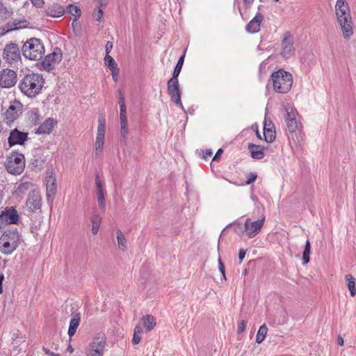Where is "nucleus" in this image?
I'll return each instance as SVG.
<instances>
[{
  "label": "nucleus",
  "mask_w": 356,
  "mask_h": 356,
  "mask_svg": "<svg viewBox=\"0 0 356 356\" xmlns=\"http://www.w3.org/2000/svg\"><path fill=\"white\" fill-rule=\"evenodd\" d=\"M335 13L344 38L350 39L353 35V22L348 4L346 0L337 1Z\"/></svg>",
  "instance_id": "1"
},
{
  "label": "nucleus",
  "mask_w": 356,
  "mask_h": 356,
  "mask_svg": "<svg viewBox=\"0 0 356 356\" xmlns=\"http://www.w3.org/2000/svg\"><path fill=\"white\" fill-rule=\"evenodd\" d=\"M44 79L38 73L26 74L19 81V88L29 97H35L41 92Z\"/></svg>",
  "instance_id": "2"
},
{
  "label": "nucleus",
  "mask_w": 356,
  "mask_h": 356,
  "mask_svg": "<svg viewBox=\"0 0 356 356\" xmlns=\"http://www.w3.org/2000/svg\"><path fill=\"white\" fill-rule=\"evenodd\" d=\"M273 89L278 93H287L290 91L293 84V77L290 72L280 69L271 74L270 79Z\"/></svg>",
  "instance_id": "3"
},
{
  "label": "nucleus",
  "mask_w": 356,
  "mask_h": 356,
  "mask_svg": "<svg viewBox=\"0 0 356 356\" xmlns=\"http://www.w3.org/2000/svg\"><path fill=\"white\" fill-rule=\"evenodd\" d=\"M22 54L26 58L39 60L44 54V47L40 39L31 38L24 43Z\"/></svg>",
  "instance_id": "4"
},
{
  "label": "nucleus",
  "mask_w": 356,
  "mask_h": 356,
  "mask_svg": "<svg viewBox=\"0 0 356 356\" xmlns=\"http://www.w3.org/2000/svg\"><path fill=\"white\" fill-rule=\"evenodd\" d=\"M7 171L13 175H20L25 168V158L23 154L13 152L7 156L5 162Z\"/></svg>",
  "instance_id": "5"
},
{
  "label": "nucleus",
  "mask_w": 356,
  "mask_h": 356,
  "mask_svg": "<svg viewBox=\"0 0 356 356\" xmlns=\"http://www.w3.org/2000/svg\"><path fill=\"white\" fill-rule=\"evenodd\" d=\"M167 90L168 93L170 96L171 101L183 109L184 106L181 101V91L179 88L177 78H170L168 81Z\"/></svg>",
  "instance_id": "6"
},
{
  "label": "nucleus",
  "mask_w": 356,
  "mask_h": 356,
  "mask_svg": "<svg viewBox=\"0 0 356 356\" xmlns=\"http://www.w3.org/2000/svg\"><path fill=\"white\" fill-rule=\"evenodd\" d=\"M22 49L20 50L17 44L10 42L7 44L3 52V58L8 63L12 64L21 60Z\"/></svg>",
  "instance_id": "7"
},
{
  "label": "nucleus",
  "mask_w": 356,
  "mask_h": 356,
  "mask_svg": "<svg viewBox=\"0 0 356 356\" xmlns=\"http://www.w3.org/2000/svg\"><path fill=\"white\" fill-rule=\"evenodd\" d=\"M62 58L63 55L60 49L56 48L52 53L44 57V59L41 62V66L43 70L50 72L54 69V65L56 63H59Z\"/></svg>",
  "instance_id": "8"
},
{
  "label": "nucleus",
  "mask_w": 356,
  "mask_h": 356,
  "mask_svg": "<svg viewBox=\"0 0 356 356\" xmlns=\"http://www.w3.org/2000/svg\"><path fill=\"white\" fill-rule=\"evenodd\" d=\"M285 122L288 131L290 132L291 137L293 139V134L296 133V131H299L302 127V125L300 123H298L296 118V113L293 108L285 107Z\"/></svg>",
  "instance_id": "9"
},
{
  "label": "nucleus",
  "mask_w": 356,
  "mask_h": 356,
  "mask_svg": "<svg viewBox=\"0 0 356 356\" xmlns=\"http://www.w3.org/2000/svg\"><path fill=\"white\" fill-rule=\"evenodd\" d=\"M23 105L19 101L11 102L5 113V120L7 124L14 122L22 113Z\"/></svg>",
  "instance_id": "10"
},
{
  "label": "nucleus",
  "mask_w": 356,
  "mask_h": 356,
  "mask_svg": "<svg viewBox=\"0 0 356 356\" xmlns=\"http://www.w3.org/2000/svg\"><path fill=\"white\" fill-rule=\"evenodd\" d=\"M265 217L256 221H252L250 218H247L245 222L246 235L250 238H254L259 233L264 224Z\"/></svg>",
  "instance_id": "11"
},
{
  "label": "nucleus",
  "mask_w": 356,
  "mask_h": 356,
  "mask_svg": "<svg viewBox=\"0 0 356 356\" xmlns=\"http://www.w3.org/2000/svg\"><path fill=\"white\" fill-rule=\"evenodd\" d=\"M106 337L104 333H99L90 343L89 353L104 355Z\"/></svg>",
  "instance_id": "12"
},
{
  "label": "nucleus",
  "mask_w": 356,
  "mask_h": 356,
  "mask_svg": "<svg viewBox=\"0 0 356 356\" xmlns=\"http://www.w3.org/2000/svg\"><path fill=\"white\" fill-rule=\"evenodd\" d=\"M17 81V75L13 70H3L0 72V87L10 88L13 86Z\"/></svg>",
  "instance_id": "13"
},
{
  "label": "nucleus",
  "mask_w": 356,
  "mask_h": 356,
  "mask_svg": "<svg viewBox=\"0 0 356 356\" xmlns=\"http://www.w3.org/2000/svg\"><path fill=\"white\" fill-rule=\"evenodd\" d=\"M28 140V133L18 130L17 128L12 130L8 138V143L10 147L19 145H22Z\"/></svg>",
  "instance_id": "14"
},
{
  "label": "nucleus",
  "mask_w": 356,
  "mask_h": 356,
  "mask_svg": "<svg viewBox=\"0 0 356 356\" xmlns=\"http://www.w3.org/2000/svg\"><path fill=\"white\" fill-rule=\"evenodd\" d=\"M282 56L284 58H288L291 56L294 52L293 40L291 36L290 33L286 32L284 34V38L282 41Z\"/></svg>",
  "instance_id": "15"
},
{
  "label": "nucleus",
  "mask_w": 356,
  "mask_h": 356,
  "mask_svg": "<svg viewBox=\"0 0 356 356\" xmlns=\"http://www.w3.org/2000/svg\"><path fill=\"white\" fill-rule=\"evenodd\" d=\"M26 204L31 212H35L37 210L40 209L42 205L40 195L38 192L32 191L29 193Z\"/></svg>",
  "instance_id": "16"
},
{
  "label": "nucleus",
  "mask_w": 356,
  "mask_h": 356,
  "mask_svg": "<svg viewBox=\"0 0 356 356\" xmlns=\"http://www.w3.org/2000/svg\"><path fill=\"white\" fill-rule=\"evenodd\" d=\"M264 17L263 14L258 12L254 17L251 19L246 25L245 30L250 33H256L259 31L261 23L264 20Z\"/></svg>",
  "instance_id": "17"
},
{
  "label": "nucleus",
  "mask_w": 356,
  "mask_h": 356,
  "mask_svg": "<svg viewBox=\"0 0 356 356\" xmlns=\"http://www.w3.org/2000/svg\"><path fill=\"white\" fill-rule=\"evenodd\" d=\"M44 13L47 16L60 17L65 13V8L57 3H54L45 8Z\"/></svg>",
  "instance_id": "18"
},
{
  "label": "nucleus",
  "mask_w": 356,
  "mask_h": 356,
  "mask_svg": "<svg viewBox=\"0 0 356 356\" xmlns=\"http://www.w3.org/2000/svg\"><path fill=\"white\" fill-rule=\"evenodd\" d=\"M45 181L47 187V197L49 198L51 196H54L56 193V179L52 172L47 173Z\"/></svg>",
  "instance_id": "19"
},
{
  "label": "nucleus",
  "mask_w": 356,
  "mask_h": 356,
  "mask_svg": "<svg viewBox=\"0 0 356 356\" xmlns=\"http://www.w3.org/2000/svg\"><path fill=\"white\" fill-rule=\"evenodd\" d=\"M57 121L54 118H49L42 123L35 131L37 134H49L54 127L56 125Z\"/></svg>",
  "instance_id": "20"
},
{
  "label": "nucleus",
  "mask_w": 356,
  "mask_h": 356,
  "mask_svg": "<svg viewBox=\"0 0 356 356\" xmlns=\"http://www.w3.org/2000/svg\"><path fill=\"white\" fill-rule=\"evenodd\" d=\"M19 238L20 234L18 232V229L17 228H15L13 229L6 230L0 237V241H7L10 243L13 241L14 244H17V245H19Z\"/></svg>",
  "instance_id": "21"
},
{
  "label": "nucleus",
  "mask_w": 356,
  "mask_h": 356,
  "mask_svg": "<svg viewBox=\"0 0 356 356\" xmlns=\"http://www.w3.org/2000/svg\"><path fill=\"white\" fill-rule=\"evenodd\" d=\"M1 216L8 224H16L19 220L18 213L13 207H6L5 211H2Z\"/></svg>",
  "instance_id": "22"
},
{
  "label": "nucleus",
  "mask_w": 356,
  "mask_h": 356,
  "mask_svg": "<svg viewBox=\"0 0 356 356\" xmlns=\"http://www.w3.org/2000/svg\"><path fill=\"white\" fill-rule=\"evenodd\" d=\"M72 318L70 321L67 334L70 338L72 337L79 325L81 321V314L76 311H74L71 314Z\"/></svg>",
  "instance_id": "23"
},
{
  "label": "nucleus",
  "mask_w": 356,
  "mask_h": 356,
  "mask_svg": "<svg viewBox=\"0 0 356 356\" xmlns=\"http://www.w3.org/2000/svg\"><path fill=\"white\" fill-rule=\"evenodd\" d=\"M251 157L254 159H261L264 156V150L266 148L259 145L249 143L248 146Z\"/></svg>",
  "instance_id": "24"
},
{
  "label": "nucleus",
  "mask_w": 356,
  "mask_h": 356,
  "mask_svg": "<svg viewBox=\"0 0 356 356\" xmlns=\"http://www.w3.org/2000/svg\"><path fill=\"white\" fill-rule=\"evenodd\" d=\"M17 244H14L13 241L12 243L4 241H0V250L1 252L6 254L9 255L11 254L18 247Z\"/></svg>",
  "instance_id": "25"
},
{
  "label": "nucleus",
  "mask_w": 356,
  "mask_h": 356,
  "mask_svg": "<svg viewBox=\"0 0 356 356\" xmlns=\"http://www.w3.org/2000/svg\"><path fill=\"white\" fill-rule=\"evenodd\" d=\"M32 186L33 184L30 181L22 182L15 187L13 195L16 197L20 196L26 193Z\"/></svg>",
  "instance_id": "26"
},
{
  "label": "nucleus",
  "mask_w": 356,
  "mask_h": 356,
  "mask_svg": "<svg viewBox=\"0 0 356 356\" xmlns=\"http://www.w3.org/2000/svg\"><path fill=\"white\" fill-rule=\"evenodd\" d=\"M10 26L13 28V31H16L22 29L27 28L29 25V22L25 19H15L13 21L8 22Z\"/></svg>",
  "instance_id": "27"
},
{
  "label": "nucleus",
  "mask_w": 356,
  "mask_h": 356,
  "mask_svg": "<svg viewBox=\"0 0 356 356\" xmlns=\"http://www.w3.org/2000/svg\"><path fill=\"white\" fill-rule=\"evenodd\" d=\"M146 332H150L156 325V319L152 315H146L141 318Z\"/></svg>",
  "instance_id": "28"
},
{
  "label": "nucleus",
  "mask_w": 356,
  "mask_h": 356,
  "mask_svg": "<svg viewBox=\"0 0 356 356\" xmlns=\"http://www.w3.org/2000/svg\"><path fill=\"white\" fill-rule=\"evenodd\" d=\"M230 227H234V231L238 236H242L245 232L246 233V229L245 227V224L243 225L241 222L238 221H235L234 222L229 223L226 226V227L222 230V234L225 232V230Z\"/></svg>",
  "instance_id": "29"
},
{
  "label": "nucleus",
  "mask_w": 356,
  "mask_h": 356,
  "mask_svg": "<svg viewBox=\"0 0 356 356\" xmlns=\"http://www.w3.org/2000/svg\"><path fill=\"white\" fill-rule=\"evenodd\" d=\"M65 13L74 17V19L72 22L73 26L74 21L77 20V19H79L81 15V9L74 4H69L65 8Z\"/></svg>",
  "instance_id": "30"
},
{
  "label": "nucleus",
  "mask_w": 356,
  "mask_h": 356,
  "mask_svg": "<svg viewBox=\"0 0 356 356\" xmlns=\"http://www.w3.org/2000/svg\"><path fill=\"white\" fill-rule=\"evenodd\" d=\"M28 118L30 122L34 125L39 124L42 120V117L37 108H34L29 112Z\"/></svg>",
  "instance_id": "31"
},
{
  "label": "nucleus",
  "mask_w": 356,
  "mask_h": 356,
  "mask_svg": "<svg viewBox=\"0 0 356 356\" xmlns=\"http://www.w3.org/2000/svg\"><path fill=\"white\" fill-rule=\"evenodd\" d=\"M347 282V286L350 291V296L354 297L356 295V282L355 279L350 274L346 275L345 277Z\"/></svg>",
  "instance_id": "32"
},
{
  "label": "nucleus",
  "mask_w": 356,
  "mask_h": 356,
  "mask_svg": "<svg viewBox=\"0 0 356 356\" xmlns=\"http://www.w3.org/2000/svg\"><path fill=\"white\" fill-rule=\"evenodd\" d=\"M13 14V10L10 8H7L0 1V20L5 21L9 19Z\"/></svg>",
  "instance_id": "33"
},
{
  "label": "nucleus",
  "mask_w": 356,
  "mask_h": 356,
  "mask_svg": "<svg viewBox=\"0 0 356 356\" xmlns=\"http://www.w3.org/2000/svg\"><path fill=\"white\" fill-rule=\"evenodd\" d=\"M120 133L122 136V138L124 142L127 138L128 135V129H127V118L125 116H120Z\"/></svg>",
  "instance_id": "34"
},
{
  "label": "nucleus",
  "mask_w": 356,
  "mask_h": 356,
  "mask_svg": "<svg viewBox=\"0 0 356 356\" xmlns=\"http://www.w3.org/2000/svg\"><path fill=\"white\" fill-rule=\"evenodd\" d=\"M105 130H106V120L105 118L102 116L98 119V127H97V138H103L105 137Z\"/></svg>",
  "instance_id": "35"
},
{
  "label": "nucleus",
  "mask_w": 356,
  "mask_h": 356,
  "mask_svg": "<svg viewBox=\"0 0 356 356\" xmlns=\"http://www.w3.org/2000/svg\"><path fill=\"white\" fill-rule=\"evenodd\" d=\"M276 138L275 131L273 129H270V128H264V140L268 143H273Z\"/></svg>",
  "instance_id": "36"
},
{
  "label": "nucleus",
  "mask_w": 356,
  "mask_h": 356,
  "mask_svg": "<svg viewBox=\"0 0 356 356\" xmlns=\"http://www.w3.org/2000/svg\"><path fill=\"white\" fill-rule=\"evenodd\" d=\"M267 332L268 327L266 325L263 324L262 325H261L256 336V342L258 343H261L266 338Z\"/></svg>",
  "instance_id": "37"
},
{
  "label": "nucleus",
  "mask_w": 356,
  "mask_h": 356,
  "mask_svg": "<svg viewBox=\"0 0 356 356\" xmlns=\"http://www.w3.org/2000/svg\"><path fill=\"white\" fill-rule=\"evenodd\" d=\"M310 252H311V244L309 240H307L305 242L304 251L302 253V261L303 264H307L310 260Z\"/></svg>",
  "instance_id": "38"
},
{
  "label": "nucleus",
  "mask_w": 356,
  "mask_h": 356,
  "mask_svg": "<svg viewBox=\"0 0 356 356\" xmlns=\"http://www.w3.org/2000/svg\"><path fill=\"white\" fill-rule=\"evenodd\" d=\"M184 58H185V54H183L179 58V60L175 65V67L173 70L172 76L171 78H174V79L177 78L178 79V76L180 74V72H181V68L184 65Z\"/></svg>",
  "instance_id": "39"
},
{
  "label": "nucleus",
  "mask_w": 356,
  "mask_h": 356,
  "mask_svg": "<svg viewBox=\"0 0 356 356\" xmlns=\"http://www.w3.org/2000/svg\"><path fill=\"white\" fill-rule=\"evenodd\" d=\"M119 105L120 108V116L127 115V107L122 90H119Z\"/></svg>",
  "instance_id": "40"
},
{
  "label": "nucleus",
  "mask_w": 356,
  "mask_h": 356,
  "mask_svg": "<svg viewBox=\"0 0 356 356\" xmlns=\"http://www.w3.org/2000/svg\"><path fill=\"white\" fill-rule=\"evenodd\" d=\"M117 241L120 249L124 250L127 248V240L120 229L117 230Z\"/></svg>",
  "instance_id": "41"
},
{
  "label": "nucleus",
  "mask_w": 356,
  "mask_h": 356,
  "mask_svg": "<svg viewBox=\"0 0 356 356\" xmlns=\"http://www.w3.org/2000/svg\"><path fill=\"white\" fill-rule=\"evenodd\" d=\"M104 62H105V65L111 70H115L117 69V63L115 62V60H114V58L109 56V55H106L105 57H104Z\"/></svg>",
  "instance_id": "42"
},
{
  "label": "nucleus",
  "mask_w": 356,
  "mask_h": 356,
  "mask_svg": "<svg viewBox=\"0 0 356 356\" xmlns=\"http://www.w3.org/2000/svg\"><path fill=\"white\" fill-rule=\"evenodd\" d=\"M44 161L38 155H34L31 159V164L35 168H42Z\"/></svg>",
  "instance_id": "43"
},
{
  "label": "nucleus",
  "mask_w": 356,
  "mask_h": 356,
  "mask_svg": "<svg viewBox=\"0 0 356 356\" xmlns=\"http://www.w3.org/2000/svg\"><path fill=\"white\" fill-rule=\"evenodd\" d=\"M97 197L99 207L103 209H105L106 204L104 191H97Z\"/></svg>",
  "instance_id": "44"
},
{
  "label": "nucleus",
  "mask_w": 356,
  "mask_h": 356,
  "mask_svg": "<svg viewBox=\"0 0 356 356\" xmlns=\"http://www.w3.org/2000/svg\"><path fill=\"white\" fill-rule=\"evenodd\" d=\"M103 15V8L96 7L92 13L93 18L97 21H100Z\"/></svg>",
  "instance_id": "45"
},
{
  "label": "nucleus",
  "mask_w": 356,
  "mask_h": 356,
  "mask_svg": "<svg viewBox=\"0 0 356 356\" xmlns=\"http://www.w3.org/2000/svg\"><path fill=\"white\" fill-rule=\"evenodd\" d=\"M104 144V138L96 137L95 150L97 152L98 151L102 152V150L103 149Z\"/></svg>",
  "instance_id": "46"
},
{
  "label": "nucleus",
  "mask_w": 356,
  "mask_h": 356,
  "mask_svg": "<svg viewBox=\"0 0 356 356\" xmlns=\"http://www.w3.org/2000/svg\"><path fill=\"white\" fill-rule=\"evenodd\" d=\"M13 31V28L10 26L8 22H7L5 25L0 26V35H4L7 33Z\"/></svg>",
  "instance_id": "47"
},
{
  "label": "nucleus",
  "mask_w": 356,
  "mask_h": 356,
  "mask_svg": "<svg viewBox=\"0 0 356 356\" xmlns=\"http://www.w3.org/2000/svg\"><path fill=\"white\" fill-rule=\"evenodd\" d=\"M90 220L92 225L100 226L102 222V217L99 214H94L91 217Z\"/></svg>",
  "instance_id": "48"
},
{
  "label": "nucleus",
  "mask_w": 356,
  "mask_h": 356,
  "mask_svg": "<svg viewBox=\"0 0 356 356\" xmlns=\"http://www.w3.org/2000/svg\"><path fill=\"white\" fill-rule=\"evenodd\" d=\"M218 263L219 271L221 273L224 280H226L225 267L220 257L218 258Z\"/></svg>",
  "instance_id": "49"
},
{
  "label": "nucleus",
  "mask_w": 356,
  "mask_h": 356,
  "mask_svg": "<svg viewBox=\"0 0 356 356\" xmlns=\"http://www.w3.org/2000/svg\"><path fill=\"white\" fill-rule=\"evenodd\" d=\"M257 178V175L256 172H250L248 174L247 177V180L245 181V184L247 185L252 184Z\"/></svg>",
  "instance_id": "50"
},
{
  "label": "nucleus",
  "mask_w": 356,
  "mask_h": 356,
  "mask_svg": "<svg viewBox=\"0 0 356 356\" xmlns=\"http://www.w3.org/2000/svg\"><path fill=\"white\" fill-rule=\"evenodd\" d=\"M246 323H247V322L245 320H242L239 323L238 327V334H241L245 331V327H246Z\"/></svg>",
  "instance_id": "51"
},
{
  "label": "nucleus",
  "mask_w": 356,
  "mask_h": 356,
  "mask_svg": "<svg viewBox=\"0 0 356 356\" xmlns=\"http://www.w3.org/2000/svg\"><path fill=\"white\" fill-rule=\"evenodd\" d=\"M142 334L134 333L133 339H132V343L133 344L136 345L140 343Z\"/></svg>",
  "instance_id": "52"
},
{
  "label": "nucleus",
  "mask_w": 356,
  "mask_h": 356,
  "mask_svg": "<svg viewBox=\"0 0 356 356\" xmlns=\"http://www.w3.org/2000/svg\"><path fill=\"white\" fill-rule=\"evenodd\" d=\"M264 127H266V128H270V129H275V127H274V124H273V122H271V120H267L266 118H265L264 120Z\"/></svg>",
  "instance_id": "53"
},
{
  "label": "nucleus",
  "mask_w": 356,
  "mask_h": 356,
  "mask_svg": "<svg viewBox=\"0 0 356 356\" xmlns=\"http://www.w3.org/2000/svg\"><path fill=\"white\" fill-rule=\"evenodd\" d=\"M213 152H212V150L211 149H206L205 152L202 151V159H207V158L208 156H211L212 155Z\"/></svg>",
  "instance_id": "54"
},
{
  "label": "nucleus",
  "mask_w": 356,
  "mask_h": 356,
  "mask_svg": "<svg viewBox=\"0 0 356 356\" xmlns=\"http://www.w3.org/2000/svg\"><path fill=\"white\" fill-rule=\"evenodd\" d=\"M113 48V43L110 41H108L105 46L106 55H109L111 50Z\"/></svg>",
  "instance_id": "55"
},
{
  "label": "nucleus",
  "mask_w": 356,
  "mask_h": 356,
  "mask_svg": "<svg viewBox=\"0 0 356 356\" xmlns=\"http://www.w3.org/2000/svg\"><path fill=\"white\" fill-rule=\"evenodd\" d=\"M252 128L254 131V132H255V134L257 135V137L259 139L262 140L263 138H262L261 135L260 134V133L259 131L258 125L257 124H254L252 125Z\"/></svg>",
  "instance_id": "56"
},
{
  "label": "nucleus",
  "mask_w": 356,
  "mask_h": 356,
  "mask_svg": "<svg viewBox=\"0 0 356 356\" xmlns=\"http://www.w3.org/2000/svg\"><path fill=\"white\" fill-rule=\"evenodd\" d=\"M95 184L97 188H102V186H103V184L100 180L98 173H96L95 175Z\"/></svg>",
  "instance_id": "57"
},
{
  "label": "nucleus",
  "mask_w": 356,
  "mask_h": 356,
  "mask_svg": "<svg viewBox=\"0 0 356 356\" xmlns=\"http://www.w3.org/2000/svg\"><path fill=\"white\" fill-rule=\"evenodd\" d=\"M245 254H246V250H245L244 249H242V248L239 250V252H238V259H239L241 262L245 258Z\"/></svg>",
  "instance_id": "58"
},
{
  "label": "nucleus",
  "mask_w": 356,
  "mask_h": 356,
  "mask_svg": "<svg viewBox=\"0 0 356 356\" xmlns=\"http://www.w3.org/2000/svg\"><path fill=\"white\" fill-rule=\"evenodd\" d=\"M222 152H223L222 149H221V148L218 149L213 158V161H218L220 159V157L221 156Z\"/></svg>",
  "instance_id": "59"
},
{
  "label": "nucleus",
  "mask_w": 356,
  "mask_h": 356,
  "mask_svg": "<svg viewBox=\"0 0 356 356\" xmlns=\"http://www.w3.org/2000/svg\"><path fill=\"white\" fill-rule=\"evenodd\" d=\"M31 1L32 3L33 4V6H35L38 8L41 7L44 3L43 0H31Z\"/></svg>",
  "instance_id": "60"
},
{
  "label": "nucleus",
  "mask_w": 356,
  "mask_h": 356,
  "mask_svg": "<svg viewBox=\"0 0 356 356\" xmlns=\"http://www.w3.org/2000/svg\"><path fill=\"white\" fill-rule=\"evenodd\" d=\"M143 332V329L140 325H138L135 327L134 333L142 334Z\"/></svg>",
  "instance_id": "61"
},
{
  "label": "nucleus",
  "mask_w": 356,
  "mask_h": 356,
  "mask_svg": "<svg viewBox=\"0 0 356 356\" xmlns=\"http://www.w3.org/2000/svg\"><path fill=\"white\" fill-rule=\"evenodd\" d=\"M107 1L106 0H98V5L97 7H100L102 8H104L106 6Z\"/></svg>",
  "instance_id": "62"
},
{
  "label": "nucleus",
  "mask_w": 356,
  "mask_h": 356,
  "mask_svg": "<svg viewBox=\"0 0 356 356\" xmlns=\"http://www.w3.org/2000/svg\"><path fill=\"white\" fill-rule=\"evenodd\" d=\"M4 280V275L3 274L0 275V294L3 293V282Z\"/></svg>",
  "instance_id": "63"
},
{
  "label": "nucleus",
  "mask_w": 356,
  "mask_h": 356,
  "mask_svg": "<svg viewBox=\"0 0 356 356\" xmlns=\"http://www.w3.org/2000/svg\"><path fill=\"white\" fill-rule=\"evenodd\" d=\"M99 229V226L92 225V233L95 235L98 233Z\"/></svg>",
  "instance_id": "64"
}]
</instances>
